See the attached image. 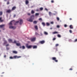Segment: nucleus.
Wrapping results in <instances>:
<instances>
[{"instance_id":"nucleus-1","label":"nucleus","mask_w":77,"mask_h":77,"mask_svg":"<svg viewBox=\"0 0 77 77\" xmlns=\"http://www.w3.org/2000/svg\"><path fill=\"white\" fill-rule=\"evenodd\" d=\"M13 21H11L9 23V28L10 29H15L16 28V27L11 26L12 25V22Z\"/></svg>"},{"instance_id":"nucleus-2","label":"nucleus","mask_w":77,"mask_h":77,"mask_svg":"<svg viewBox=\"0 0 77 77\" xmlns=\"http://www.w3.org/2000/svg\"><path fill=\"white\" fill-rule=\"evenodd\" d=\"M34 15H32L30 17V18L29 19H27V20L28 21H29L30 22H32L33 21V19L32 17L34 18Z\"/></svg>"},{"instance_id":"nucleus-3","label":"nucleus","mask_w":77,"mask_h":77,"mask_svg":"<svg viewBox=\"0 0 77 77\" xmlns=\"http://www.w3.org/2000/svg\"><path fill=\"white\" fill-rule=\"evenodd\" d=\"M26 46L28 49H31L32 47V45H29V44H26Z\"/></svg>"},{"instance_id":"nucleus-4","label":"nucleus","mask_w":77,"mask_h":77,"mask_svg":"<svg viewBox=\"0 0 77 77\" xmlns=\"http://www.w3.org/2000/svg\"><path fill=\"white\" fill-rule=\"evenodd\" d=\"M52 60H54L56 62H58V60L56 59V57H52Z\"/></svg>"},{"instance_id":"nucleus-5","label":"nucleus","mask_w":77,"mask_h":77,"mask_svg":"<svg viewBox=\"0 0 77 77\" xmlns=\"http://www.w3.org/2000/svg\"><path fill=\"white\" fill-rule=\"evenodd\" d=\"M21 57V56H14V59H16V58H19Z\"/></svg>"},{"instance_id":"nucleus-6","label":"nucleus","mask_w":77,"mask_h":77,"mask_svg":"<svg viewBox=\"0 0 77 77\" xmlns=\"http://www.w3.org/2000/svg\"><path fill=\"white\" fill-rule=\"evenodd\" d=\"M45 40H42V41H40L39 42V43L41 44H43L45 43Z\"/></svg>"},{"instance_id":"nucleus-7","label":"nucleus","mask_w":77,"mask_h":77,"mask_svg":"<svg viewBox=\"0 0 77 77\" xmlns=\"http://www.w3.org/2000/svg\"><path fill=\"white\" fill-rule=\"evenodd\" d=\"M35 40H36L35 38H32L30 39V40L31 42H34Z\"/></svg>"},{"instance_id":"nucleus-8","label":"nucleus","mask_w":77,"mask_h":77,"mask_svg":"<svg viewBox=\"0 0 77 77\" xmlns=\"http://www.w3.org/2000/svg\"><path fill=\"white\" fill-rule=\"evenodd\" d=\"M19 23L21 25L23 23V20L22 19H20L19 20Z\"/></svg>"},{"instance_id":"nucleus-9","label":"nucleus","mask_w":77,"mask_h":77,"mask_svg":"<svg viewBox=\"0 0 77 77\" xmlns=\"http://www.w3.org/2000/svg\"><path fill=\"white\" fill-rule=\"evenodd\" d=\"M8 41L10 42V43H12L13 42V40L11 38H9L8 40Z\"/></svg>"},{"instance_id":"nucleus-10","label":"nucleus","mask_w":77,"mask_h":77,"mask_svg":"<svg viewBox=\"0 0 77 77\" xmlns=\"http://www.w3.org/2000/svg\"><path fill=\"white\" fill-rule=\"evenodd\" d=\"M11 12V10L10 9L6 11V12L8 13H10Z\"/></svg>"},{"instance_id":"nucleus-11","label":"nucleus","mask_w":77,"mask_h":77,"mask_svg":"<svg viewBox=\"0 0 77 77\" xmlns=\"http://www.w3.org/2000/svg\"><path fill=\"white\" fill-rule=\"evenodd\" d=\"M16 9V7L15 6H14L11 9L12 11H14Z\"/></svg>"},{"instance_id":"nucleus-12","label":"nucleus","mask_w":77,"mask_h":77,"mask_svg":"<svg viewBox=\"0 0 77 77\" xmlns=\"http://www.w3.org/2000/svg\"><path fill=\"white\" fill-rule=\"evenodd\" d=\"M5 24H2V25H0V28H2L5 26Z\"/></svg>"},{"instance_id":"nucleus-13","label":"nucleus","mask_w":77,"mask_h":77,"mask_svg":"<svg viewBox=\"0 0 77 77\" xmlns=\"http://www.w3.org/2000/svg\"><path fill=\"white\" fill-rule=\"evenodd\" d=\"M59 32L57 31L54 32H52L53 34H58Z\"/></svg>"},{"instance_id":"nucleus-14","label":"nucleus","mask_w":77,"mask_h":77,"mask_svg":"<svg viewBox=\"0 0 77 77\" xmlns=\"http://www.w3.org/2000/svg\"><path fill=\"white\" fill-rule=\"evenodd\" d=\"M69 27L70 29H73V26H72V25H70L69 26Z\"/></svg>"},{"instance_id":"nucleus-15","label":"nucleus","mask_w":77,"mask_h":77,"mask_svg":"<svg viewBox=\"0 0 77 77\" xmlns=\"http://www.w3.org/2000/svg\"><path fill=\"white\" fill-rule=\"evenodd\" d=\"M37 48V46L36 45L33 46V49H36Z\"/></svg>"},{"instance_id":"nucleus-16","label":"nucleus","mask_w":77,"mask_h":77,"mask_svg":"<svg viewBox=\"0 0 77 77\" xmlns=\"http://www.w3.org/2000/svg\"><path fill=\"white\" fill-rule=\"evenodd\" d=\"M35 13V11L33 10H32L31 11V13L32 14H34Z\"/></svg>"},{"instance_id":"nucleus-17","label":"nucleus","mask_w":77,"mask_h":77,"mask_svg":"<svg viewBox=\"0 0 77 77\" xmlns=\"http://www.w3.org/2000/svg\"><path fill=\"white\" fill-rule=\"evenodd\" d=\"M13 53L15 54H17V52L16 51H13Z\"/></svg>"},{"instance_id":"nucleus-18","label":"nucleus","mask_w":77,"mask_h":77,"mask_svg":"<svg viewBox=\"0 0 77 77\" xmlns=\"http://www.w3.org/2000/svg\"><path fill=\"white\" fill-rule=\"evenodd\" d=\"M29 3V2L27 0H26V5H28V4Z\"/></svg>"},{"instance_id":"nucleus-19","label":"nucleus","mask_w":77,"mask_h":77,"mask_svg":"<svg viewBox=\"0 0 77 77\" xmlns=\"http://www.w3.org/2000/svg\"><path fill=\"white\" fill-rule=\"evenodd\" d=\"M7 42L6 41H5L4 43L3 44V45H4L6 44H7Z\"/></svg>"},{"instance_id":"nucleus-20","label":"nucleus","mask_w":77,"mask_h":77,"mask_svg":"<svg viewBox=\"0 0 77 77\" xmlns=\"http://www.w3.org/2000/svg\"><path fill=\"white\" fill-rule=\"evenodd\" d=\"M19 21H16L15 22V24H14V25H17V24L19 23Z\"/></svg>"},{"instance_id":"nucleus-21","label":"nucleus","mask_w":77,"mask_h":77,"mask_svg":"<svg viewBox=\"0 0 77 77\" xmlns=\"http://www.w3.org/2000/svg\"><path fill=\"white\" fill-rule=\"evenodd\" d=\"M34 27L35 29H36V30H38V26H35Z\"/></svg>"},{"instance_id":"nucleus-22","label":"nucleus","mask_w":77,"mask_h":77,"mask_svg":"<svg viewBox=\"0 0 77 77\" xmlns=\"http://www.w3.org/2000/svg\"><path fill=\"white\" fill-rule=\"evenodd\" d=\"M2 17H0V21L1 22L3 21V20H2Z\"/></svg>"},{"instance_id":"nucleus-23","label":"nucleus","mask_w":77,"mask_h":77,"mask_svg":"<svg viewBox=\"0 0 77 77\" xmlns=\"http://www.w3.org/2000/svg\"><path fill=\"white\" fill-rule=\"evenodd\" d=\"M16 45L18 46H20V43H16Z\"/></svg>"},{"instance_id":"nucleus-24","label":"nucleus","mask_w":77,"mask_h":77,"mask_svg":"<svg viewBox=\"0 0 77 77\" xmlns=\"http://www.w3.org/2000/svg\"><path fill=\"white\" fill-rule=\"evenodd\" d=\"M49 14L50 16H51L52 15V13H51V12H49Z\"/></svg>"},{"instance_id":"nucleus-25","label":"nucleus","mask_w":77,"mask_h":77,"mask_svg":"<svg viewBox=\"0 0 77 77\" xmlns=\"http://www.w3.org/2000/svg\"><path fill=\"white\" fill-rule=\"evenodd\" d=\"M39 15V13H36L35 14V16H38Z\"/></svg>"},{"instance_id":"nucleus-26","label":"nucleus","mask_w":77,"mask_h":77,"mask_svg":"<svg viewBox=\"0 0 77 77\" xmlns=\"http://www.w3.org/2000/svg\"><path fill=\"white\" fill-rule=\"evenodd\" d=\"M44 34L45 35H48V33L47 32L45 31L44 32Z\"/></svg>"},{"instance_id":"nucleus-27","label":"nucleus","mask_w":77,"mask_h":77,"mask_svg":"<svg viewBox=\"0 0 77 77\" xmlns=\"http://www.w3.org/2000/svg\"><path fill=\"white\" fill-rule=\"evenodd\" d=\"M35 35H39V34L37 32H35Z\"/></svg>"},{"instance_id":"nucleus-28","label":"nucleus","mask_w":77,"mask_h":77,"mask_svg":"<svg viewBox=\"0 0 77 77\" xmlns=\"http://www.w3.org/2000/svg\"><path fill=\"white\" fill-rule=\"evenodd\" d=\"M3 12L2 11H0V16H1L2 15Z\"/></svg>"},{"instance_id":"nucleus-29","label":"nucleus","mask_w":77,"mask_h":77,"mask_svg":"<svg viewBox=\"0 0 77 77\" xmlns=\"http://www.w3.org/2000/svg\"><path fill=\"white\" fill-rule=\"evenodd\" d=\"M42 24L43 25V26H45V23L44 22L42 23Z\"/></svg>"},{"instance_id":"nucleus-30","label":"nucleus","mask_w":77,"mask_h":77,"mask_svg":"<svg viewBox=\"0 0 77 77\" xmlns=\"http://www.w3.org/2000/svg\"><path fill=\"white\" fill-rule=\"evenodd\" d=\"M46 25L47 26H50V23L48 22H47L46 23Z\"/></svg>"},{"instance_id":"nucleus-31","label":"nucleus","mask_w":77,"mask_h":77,"mask_svg":"<svg viewBox=\"0 0 77 77\" xmlns=\"http://www.w3.org/2000/svg\"><path fill=\"white\" fill-rule=\"evenodd\" d=\"M40 11H42L43 10V8H40Z\"/></svg>"},{"instance_id":"nucleus-32","label":"nucleus","mask_w":77,"mask_h":77,"mask_svg":"<svg viewBox=\"0 0 77 77\" xmlns=\"http://www.w3.org/2000/svg\"><path fill=\"white\" fill-rule=\"evenodd\" d=\"M33 23H34V24H37V21H34L33 22Z\"/></svg>"},{"instance_id":"nucleus-33","label":"nucleus","mask_w":77,"mask_h":77,"mask_svg":"<svg viewBox=\"0 0 77 77\" xmlns=\"http://www.w3.org/2000/svg\"><path fill=\"white\" fill-rule=\"evenodd\" d=\"M10 4V2L9 1H8L7 3V5H9Z\"/></svg>"},{"instance_id":"nucleus-34","label":"nucleus","mask_w":77,"mask_h":77,"mask_svg":"<svg viewBox=\"0 0 77 77\" xmlns=\"http://www.w3.org/2000/svg\"><path fill=\"white\" fill-rule=\"evenodd\" d=\"M25 46H22V49H25Z\"/></svg>"},{"instance_id":"nucleus-35","label":"nucleus","mask_w":77,"mask_h":77,"mask_svg":"<svg viewBox=\"0 0 77 77\" xmlns=\"http://www.w3.org/2000/svg\"><path fill=\"white\" fill-rule=\"evenodd\" d=\"M57 36L59 38H60V37H61V36L59 34L57 35Z\"/></svg>"},{"instance_id":"nucleus-36","label":"nucleus","mask_w":77,"mask_h":77,"mask_svg":"<svg viewBox=\"0 0 77 77\" xmlns=\"http://www.w3.org/2000/svg\"><path fill=\"white\" fill-rule=\"evenodd\" d=\"M10 59H14V57H12V56H11L10 57Z\"/></svg>"},{"instance_id":"nucleus-37","label":"nucleus","mask_w":77,"mask_h":77,"mask_svg":"<svg viewBox=\"0 0 77 77\" xmlns=\"http://www.w3.org/2000/svg\"><path fill=\"white\" fill-rule=\"evenodd\" d=\"M42 35H43V34L42 32H41L40 33V34L39 35V36H42Z\"/></svg>"},{"instance_id":"nucleus-38","label":"nucleus","mask_w":77,"mask_h":77,"mask_svg":"<svg viewBox=\"0 0 77 77\" xmlns=\"http://www.w3.org/2000/svg\"><path fill=\"white\" fill-rule=\"evenodd\" d=\"M57 21H59V18L58 17H57Z\"/></svg>"},{"instance_id":"nucleus-39","label":"nucleus","mask_w":77,"mask_h":77,"mask_svg":"<svg viewBox=\"0 0 77 77\" xmlns=\"http://www.w3.org/2000/svg\"><path fill=\"white\" fill-rule=\"evenodd\" d=\"M38 20H41V21L42 20V19L41 18H39Z\"/></svg>"},{"instance_id":"nucleus-40","label":"nucleus","mask_w":77,"mask_h":77,"mask_svg":"<svg viewBox=\"0 0 77 77\" xmlns=\"http://www.w3.org/2000/svg\"><path fill=\"white\" fill-rule=\"evenodd\" d=\"M55 46H56V47H57V46H59V44H56L55 45Z\"/></svg>"},{"instance_id":"nucleus-41","label":"nucleus","mask_w":77,"mask_h":77,"mask_svg":"<svg viewBox=\"0 0 77 77\" xmlns=\"http://www.w3.org/2000/svg\"><path fill=\"white\" fill-rule=\"evenodd\" d=\"M13 43H17V41L16 40H14V42H13Z\"/></svg>"},{"instance_id":"nucleus-42","label":"nucleus","mask_w":77,"mask_h":77,"mask_svg":"<svg viewBox=\"0 0 77 77\" xmlns=\"http://www.w3.org/2000/svg\"><path fill=\"white\" fill-rule=\"evenodd\" d=\"M69 32L70 33H72V30H69Z\"/></svg>"},{"instance_id":"nucleus-43","label":"nucleus","mask_w":77,"mask_h":77,"mask_svg":"<svg viewBox=\"0 0 77 77\" xmlns=\"http://www.w3.org/2000/svg\"><path fill=\"white\" fill-rule=\"evenodd\" d=\"M31 14L30 13H28L27 15L29 16H30L31 15Z\"/></svg>"},{"instance_id":"nucleus-44","label":"nucleus","mask_w":77,"mask_h":77,"mask_svg":"<svg viewBox=\"0 0 77 77\" xmlns=\"http://www.w3.org/2000/svg\"><path fill=\"white\" fill-rule=\"evenodd\" d=\"M67 26V25H66V24H65L64 25V27H66Z\"/></svg>"},{"instance_id":"nucleus-45","label":"nucleus","mask_w":77,"mask_h":77,"mask_svg":"<svg viewBox=\"0 0 77 77\" xmlns=\"http://www.w3.org/2000/svg\"><path fill=\"white\" fill-rule=\"evenodd\" d=\"M74 42H77V39H75V41H74Z\"/></svg>"},{"instance_id":"nucleus-46","label":"nucleus","mask_w":77,"mask_h":77,"mask_svg":"<svg viewBox=\"0 0 77 77\" xmlns=\"http://www.w3.org/2000/svg\"><path fill=\"white\" fill-rule=\"evenodd\" d=\"M54 2V0H52L51 1V3H53Z\"/></svg>"},{"instance_id":"nucleus-47","label":"nucleus","mask_w":77,"mask_h":77,"mask_svg":"<svg viewBox=\"0 0 77 77\" xmlns=\"http://www.w3.org/2000/svg\"><path fill=\"white\" fill-rule=\"evenodd\" d=\"M57 28H59L60 27V26H59V25H58L57 26Z\"/></svg>"},{"instance_id":"nucleus-48","label":"nucleus","mask_w":77,"mask_h":77,"mask_svg":"<svg viewBox=\"0 0 77 77\" xmlns=\"http://www.w3.org/2000/svg\"><path fill=\"white\" fill-rule=\"evenodd\" d=\"M56 40V38H53V41H54V40Z\"/></svg>"},{"instance_id":"nucleus-49","label":"nucleus","mask_w":77,"mask_h":77,"mask_svg":"<svg viewBox=\"0 0 77 77\" xmlns=\"http://www.w3.org/2000/svg\"><path fill=\"white\" fill-rule=\"evenodd\" d=\"M6 49H7V50H9V48H8V47H7V48H6Z\"/></svg>"},{"instance_id":"nucleus-50","label":"nucleus","mask_w":77,"mask_h":77,"mask_svg":"<svg viewBox=\"0 0 77 77\" xmlns=\"http://www.w3.org/2000/svg\"><path fill=\"white\" fill-rule=\"evenodd\" d=\"M69 70H72V68H71L70 69H69Z\"/></svg>"},{"instance_id":"nucleus-51","label":"nucleus","mask_w":77,"mask_h":77,"mask_svg":"<svg viewBox=\"0 0 77 77\" xmlns=\"http://www.w3.org/2000/svg\"><path fill=\"white\" fill-rule=\"evenodd\" d=\"M51 24H53V22H51Z\"/></svg>"},{"instance_id":"nucleus-52","label":"nucleus","mask_w":77,"mask_h":77,"mask_svg":"<svg viewBox=\"0 0 77 77\" xmlns=\"http://www.w3.org/2000/svg\"><path fill=\"white\" fill-rule=\"evenodd\" d=\"M16 15L15 14H14V18H15V17H16Z\"/></svg>"},{"instance_id":"nucleus-53","label":"nucleus","mask_w":77,"mask_h":77,"mask_svg":"<svg viewBox=\"0 0 77 77\" xmlns=\"http://www.w3.org/2000/svg\"><path fill=\"white\" fill-rule=\"evenodd\" d=\"M6 57V55H5L4 56V57L5 58V57Z\"/></svg>"},{"instance_id":"nucleus-54","label":"nucleus","mask_w":77,"mask_h":77,"mask_svg":"<svg viewBox=\"0 0 77 77\" xmlns=\"http://www.w3.org/2000/svg\"><path fill=\"white\" fill-rule=\"evenodd\" d=\"M9 45V44H8L7 45H6V46H7Z\"/></svg>"},{"instance_id":"nucleus-55","label":"nucleus","mask_w":77,"mask_h":77,"mask_svg":"<svg viewBox=\"0 0 77 77\" xmlns=\"http://www.w3.org/2000/svg\"><path fill=\"white\" fill-rule=\"evenodd\" d=\"M69 20H72V18H70L69 19Z\"/></svg>"},{"instance_id":"nucleus-56","label":"nucleus","mask_w":77,"mask_h":77,"mask_svg":"<svg viewBox=\"0 0 77 77\" xmlns=\"http://www.w3.org/2000/svg\"><path fill=\"white\" fill-rule=\"evenodd\" d=\"M36 11H39V10L38 9H37V10H36Z\"/></svg>"},{"instance_id":"nucleus-57","label":"nucleus","mask_w":77,"mask_h":77,"mask_svg":"<svg viewBox=\"0 0 77 77\" xmlns=\"http://www.w3.org/2000/svg\"><path fill=\"white\" fill-rule=\"evenodd\" d=\"M20 48H22V46H20Z\"/></svg>"},{"instance_id":"nucleus-58","label":"nucleus","mask_w":77,"mask_h":77,"mask_svg":"<svg viewBox=\"0 0 77 77\" xmlns=\"http://www.w3.org/2000/svg\"><path fill=\"white\" fill-rule=\"evenodd\" d=\"M45 9L46 11H48V10L47 8H45Z\"/></svg>"},{"instance_id":"nucleus-59","label":"nucleus","mask_w":77,"mask_h":77,"mask_svg":"<svg viewBox=\"0 0 77 77\" xmlns=\"http://www.w3.org/2000/svg\"><path fill=\"white\" fill-rule=\"evenodd\" d=\"M4 1H5V2H6L7 1V0H4Z\"/></svg>"},{"instance_id":"nucleus-60","label":"nucleus","mask_w":77,"mask_h":77,"mask_svg":"<svg viewBox=\"0 0 77 77\" xmlns=\"http://www.w3.org/2000/svg\"><path fill=\"white\" fill-rule=\"evenodd\" d=\"M50 29H52V28H51Z\"/></svg>"},{"instance_id":"nucleus-61","label":"nucleus","mask_w":77,"mask_h":77,"mask_svg":"<svg viewBox=\"0 0 77 77\" xmlns=\"http://www.w3.org/2000/svg\"><path fill=\"white\" fill-rule=\"evenodd\" d=\"M3 30H4V29H3Z\"/></svg>"},{"instance_id":"nucleus-62","label":"nucleus","mask_w":77,"mask_h":77,"mask_svg":"<svg viewBox=\"0 0 77 77\" xmlns=\"http://www.w3.org/2000/svg\"><path fill=\"white\" fill-rule=\"evenodd\" d=\"M1 55V54H0V56Z\"/></svg>"},{"instance_id":"nucleus-63","label":"nucleus","mask_w":77,"mask_h":77,"mask_svg":"<svg viewBox=\"0 0 77 77\" xmlns=\"http://www.w3.org/2000/svg\"><path fill=\"white\" fill-rule=\"evenodd\" d=\"M29 1H31V0H29Z\"/></svg>"}]
</instances>
